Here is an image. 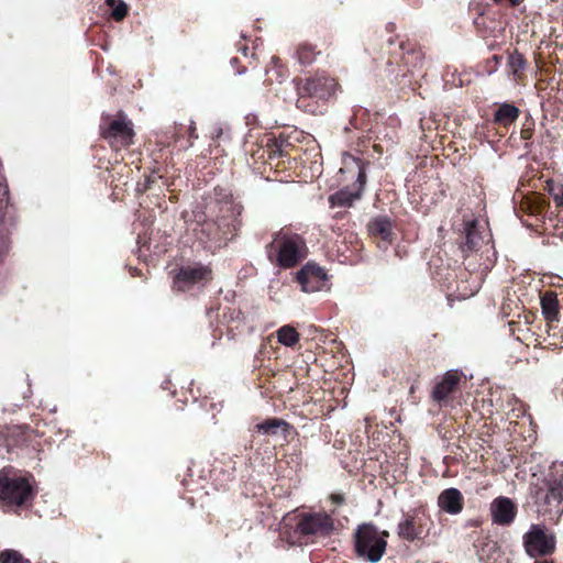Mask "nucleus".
<instances>
[{"label":"nucleus","mask_w":563,"mask_h":563,"mask_svg":"<svg viewBox=\"0 0 563 563\" xmlns=\"http://www.w3.org/2000/svg\"><path fill=\"white\" fill-rule=\"evenodd\" d=\"M33 486L27 477L18 476L12 470L0 471V507L20 508L33 498Z\"/></svg>","instance_id":"nucleus-1"},{"label":"nucleus","mask_w":563,"mask_h":563,"mask_svg":"<svg viewBox=\"0 0 563 563\" xmlns=\"http://www.w3.org/2000/svg\"><path fill=\"white\" fill-rule=\"evenodd\" d=\"M387 536V532H379L374 525L358 526L354 533L357 556L371 563H377L386 551Z\"/></svg>","instance_id":"nucleus-2"},{"label":"nucleus","mask_w":563,"mask_h":563,"mask_svg":"<svg viewBox=\"0 0 563 563\" xmlns=\"http://www.w3.org/2000/svg\"><path fill=\"white\" fill-rule=\"evenodd\" d=\"M268 255L277 253V264L283 268L297 265L306 256V243L297 234H278L268 246Z\"/></svg>","instance_id":"nucleus-3"},{"label":"nucleus","mask_w":563,"mask_h":563,"mask_svg":"<svg viewBox=\"0 0 563 563\" xmlns=\"http://www.w3.org/2000/svg\"><path fill=\"white\" fill-rule=\"evenodd\" d=\"M536 503L540 515L558 519L563 514V477L548 479L547 489H539L536 493Z\"/></svg>","instance_id":"nucleus-4"},{"label":"nucleus","mask_w":563,"mask_h":563,"mask_svg":"<svg viewBox=\"0 0 563 563\" xmlns=\"http://www.w3.org/2000/svg\"><path fill=\"white\" fill-rule=\"evenodd\" d=\"M294 536L288 537L292 544L300 541L301 537L328 536L333 529V521L325 514L305 515L296 522Z\"/></svg>","instance_id":"nucleus-5"},{"label":"nucleus","mask_w":563,"mask_h":563,"mask_svg":"<svg viewBox=\"0 0 563 563\" xmlns=\"http://www.w3.org/2000/svg\"><path fill=\"white\" fill-rule=\"evenodd\" d=\"M523 545L531 558L543 556L554 551L555 539L554 536L547 533L543 526L531 525L523 536Z\"/></svg>","instance_id":"nucleus-6"},{"label":"nucleus","mask_w":563,"mask_h":563,"mask_svg":"<svg viewBox=\"0 0 563 563\" xmlns=\"http://www.w3.org/2000/svg\"><path fill=\"white\" fill-rule=\"evenodd\" d=\"M334 78L324 74H316L313 77L296 81V90L300 97L330 98L336 90Z\"/></svg>","instance_id":"nucleus-7"},{"label":"nucleus","mask_w":563,"mask_h":563,"mask_svg":"<svg viewBox=\"0 0 563 563\" xmlns=\"http://www.w3.org/2000/svg\"><path fill=\"white\" fill-rule=\"evenodd\" d=\"M296 280L303 292L328 291L329 277L325 271L312 263H307L296 275Z\"/></svg>","instance_id":"nucleus-8"},{"label":"nucleus","mask_w":563,"mask_h":563,"mask_svg":"<svg viewBox=\"0 0 563 563\" xmlns=\"http://www.w3.org/2000/svg\"><path fill=\"white\" fill-rule=\"evenodd\" d=\"M211 279V269L201 264L186 265L179 268L174 278V287L179 291L189 290L192 286Z\"/></svg>","instance_id":"nucleus-9"},{"label":"nucleus","mask_w":563,"mask_h":563,"mask_svg":"<svg viewBox=\"0 0 563 563\" xmlns=\"http://www.w3.org/2000/svg\"><path fill=\"white\" fill-rule=\"evenodd\" d=\"M492 519L500 526L510 525L517 515L516 504L508 497H497L490 504Z\"/></svg>","instance_id":"nucleus-10"},{"label":"nucleus","mask_w":563,"mask_h":563,"mask_svg":"<svg viewBox=\"0 0 563 563\" xmlns=\"http://www.w3.org/2000/svg\"><path fill=\"white\" fill-rule=\"evenodd\" d=\"M103 136L110 142L119 143L122 146H128L132 143L133 129L130 121L124 118L113 120L108 129L103 132Z\"/></svg>","instance_id":"nucleus-11"},{"label":"nucleus","mask_w":563,"mask_h":563,"mask_svg":"<svg viewBox=\"0 0 563 563\" xmlns=\"http://www.w3.org/2000/svg\"><path fill=\"white\" fill-rule=\"evenodd\" d=\"M438 505L443 511L457 515L463 509V496L456 488H446L439 495Z\"/></svg>","instance_id":"nucleus-12"},{"label":"nucleus","mask_w":563,"mask_h":563,"mask_svg":"<svg viewBox=\"0 0 563 563\" xmlns=\"http://www.w3.org/2000/svg\"><path fill=\"white\" fill-rule=\"evenodd\" d=\"M423 532L421 518L419 516H406L397 526V533L407 541H413Z\"/></svg>","instance_id":"nucleus-13"},{"label":"nucleus","mask_w":563,"mask_h":563,"mask_svg":"<svg viewBox=\"0 0 563 563\" xmlns=\"http://www.w3.org/2000/svg\"><path fill=\"white\" fill-rule=\"evenodd\" d=\"M460 380V376L457 372L449 371L441 382H439L432 391L433 400L438 402L445 401L448 397L453 393L457 383Z\"/></svg>","instance_id":"nucleus-14"},{"label":"nucleus","mask_w":563,"mask_h":563,"mask_svg":"<svg viewBox=\"0 0 563 563\" xmlns=\"http://www.w3.org/2000/svg\"><path fill=\"white\" fill-rule=\"evenodd\" d=\"M541 310L545 320L553 322L559 319L560 303L558 295L553 291H545L541 296Z\"/></svg>","instance_id":"nucleus-15"},{"label":"nucleus","mask_w":563,"mask_h":563,"mask_svg":"<svg viewBox=\"0 0 563 563\" xmlns=\"http://www.w3.org/2000/svg\"><path fill=\"white\" fill-rule=\"evenodd\" d=\"M519 114L520 111L516 106L505 102L495 111L494 121L507 126L514 123L519 118Z\"/></svg>","instance_id":"nucleus-16"},{"label":"nucleus","mask_w":563,"mask_h":563,"mask_svg":"<svg viewBox=\"0 0 563 563\" xmlns=\"http://www.w3.org/2000/svg\"><path fill=\"white\" fill-rule=\"evenodd\" d=\"M299 338L298 331L292 325L286 324L277 330V340L285 346H294L298 343Z\"/></svg>","instance_id":"nucleus-17"},{"label":"nucleus","mask_w":563,"mask_h":563,"mask_svg":"<svg viewBox=\"0 0 563 563\" xmlns=\"http://www.w3.org/2000/svg\"><path fill=\"white\" fill-rule=\"evenodd\" d=\"M368 229L372 234L386 240L390 235L391 222L387 218H376L369 223Z\"/></svg>","instance_id":"nucleus-18"},{"label":"nucleus","mask_w":563,"mask_h":563,"mask_svg":"<svg viewBox=\"0 0 563 563\" xmlns=\"http://www.w3.org/2000/svg\"><path fill=\"white\" fill-rule=\"evenodd\" d=\"M478 233L476 231V222L471 221L465 223V242L462 247L463 252H472L478 244Z\"/></svg>","instance_id":"nucleus-19"},{"label":"nucleus","mask_w":563,"mask_h":563,"mask_svg":"<svg viewBox=\"0 0 563 563\" xmlns=\"http://www.w3.org/2000/svg\"><path fill=\"white\" fill-rule=\"evenodd\" d=\"M360 198V192H351L349 190L342 189L330 197V202L332 206H351L352 202Z\"/></svg>","instance_id":"nucleus-20"},{"label":"nucleus","mask_w":563,"mask_h":563,"mask_svg":"<svg viewBox=\"0 0 563 563\" xmlns=\"http://www.w3.org/2000/svg\"><path fill=\"white\" fill-rule=\"evenodd\" d=\"M526 59L521 53L515 51L509 55L508 67L515 76H518L526 68Z\"/></svg>","instance_id":"nucleus-21"},{"label":"nucleus","mask_w":563,"mask_h":563,"mask_svg":"<svg viewBox=\"0 0 563 563\" xmlns=\"http://www.w3.org/2000/svg\"><path fill=\"white\" fill-rule=\"evenodd\" d=\"M106 3L112 8L111 16L115 21H121L125 18L128 13V7L123 1L117 3V0H106Z\"/></svg>","instance_id":"nucleus-22"},{"label":"nucleus","mask_w":563,"mask_h":563,"mask_svg":"<svg viewBox=\"0 0 563 563\" xmlns=\"http://www.w3.org/2000/svg\"><path fill=\"white\" fill-rule=\"evenodd\" d=\"M316 54L314 47L308 44L300 46L297 52L298 59L303 65L311 64L314 60Z\"/></svg>","instance_id":"nucleus-23"},{"label":"nucleus","mask_w":563,"mask_h":563,"mask_svg":"<svg viewBox=\"0 0 563 563\" xmlns=\"http://www.w3.org/2000/svg\"><path fill=\"white\" fill-rule=\"evenodd\" d=\"M286 424L280 419H268L260 424L256 426L258 432H262L264 434L275 433L276 429H278L280 426Z\"/></svg>","instance_id":"nucleus-24"},{"label":"nucleus","mask_w":563,"mask_h":563,"mask_svg":"<svg viewBox=\"0 0 563 563\" xmlns=\"http://www.w3.org/2000/svg\"><path fill=\"white\" fill-rule=\"evenodd\" d=\"M0 563H27V560L15 550H5L0 553Z\"/></svg>","instance_id":"nucleus-25"},{"label":"nucleus","mask_w":563,"mask_h":563,"mask_svg":"<svg viewBox=\"0 0 563 563\" xmlns=\"http://www.w3.org/2000/svg\"><path fill=\"white\" fill-rule=\"evenodd\" d=\"M550 192L555 203L560 207H563V186L553 188L550 190Z\"/></svg>","instance_id":"nucleus-26"},{"label":"nucleus","mask_w":563,"mask_h":563,"mask_svg":"<svg viewBox=\"0 0 563 563\" xmlns=\"http://www.w3.org/2000/svg\"><path fill=\"white\" fill-rule=\"evenodd\" d=\"M366 181V175L364 169L360 168L358 176H357V183L360 184V189L365 185Z\"/></svg>","instance_id":"nucleus-27"},{"label":"nucleus","mask_w":563,"mask_h":563,"mask_svg":"<svg viewBox=\"0 0 563 563\" xmlns=\"http://www.w3.org/2000/svg\"><path fill=\"white\" fill-rule=\"evenodd\" d=\"M298 517L295 516V517H290V516H287L284 518V522H283V527H282V533L283 534H286V527L290 525V522L292 521V519H297Z\"/></svg>","instance_id":"nucleus-28"},{"label":"nucleus","mask_w":563,"mask_h":563,"mask_svg":"<svg viewBox=\"0 0 563 563\" xmlns=\"http://www.w3.org/2000/svg\"><path fill=\"white\" fill-rule=\"evenodd\" d=\"M496 4L501 3L503 0H493ZM511 7H517L520 4L521 0H508Z\"/></svg>","instance_id":"nucleus-29"},{"label":"nucleus","mask_w":563,"mask_h":563,"mask_svg":"<svg viewBox=\"0 0 563 563\" xmlns=\"http://www.w3.org/2000/svg\"><path fill=\"white\" fill-rule=\"evenodd\" d=\"M398 49L401 51V52L406 51L407 53L412 52V48H408V49L406 48V43L404 41H400L398 43Z\"/></svg>","instance_id":"nucleus-30"},{"label":"nucleus","mask_w":563,"mask_h":563,"mask_svg":"<svg viewBox=\"0 0 563 563\" xmlns=\"http://www.w3.org/2000/svg\"><path fill=\"white\" fill-rule=\"evenodd\" d=\"M189 131H190V136L191 137H195L197 139L198 136L195 134V131H196V128L194 125V123H191L190 128H189Z\"/></svg>","instance_id":"nucleus-31"}]
</instances>
